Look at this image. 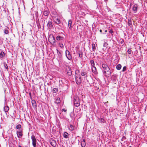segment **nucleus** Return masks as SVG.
<instances>
[{"instance_id":"864d4df0","label":"nucleus","mask_w":147,"mask_h":147,"mask_svg":"<svg viewBox=\"0 0 147 147\" xmlns=\"http://www.w3.org/2000/svg\"><path fill=\"white\" fill-rule=\"evenodd\" d=\"M87 82H88V83H89L90 84V83L89 82V81H88V80H87Z\"/></svg>"},{"instance_id":"7c9ffc66","label":"nucleus","mask_w":147,"mask_h":147,"mask_svg":"<svg viewBox=\"0 0 147 147\" xmlns=\"http://www.w3.org/2000/svg\"><path fill=\"white\" fill-rule=\"evenodd\" d=\"M127 52L129 54H130L131 53V50L130 48H128L127 49Z\"/></svg>"},{"instance_id":"9b49d317","label":"nucleus","mask_w":147,"mask_h":147,"mask_svg":"<svg viewBox=\"0 0 147 147\" xmlns=\"http://www.w3.org/2000/svg\"><path fill=\"white\" fill-rule=\"evenodd\" d=\"M50 144L53 147H55L56 145V142L55 140H52L50 141Z\"/></svg>"},{"instance_id":"f03ea898","label":"nucleus","mask_w":147,"mask_h":147,"mask_svg":"<svg viewBox=\"0 0 147 147\" xmlns=\"http://www.w3.org/2000/svg\"><path fill=\"white\" fill-rule=\"evenodd\" d=\"M48 40L51 44H52L53 45H56L55 38L53 35H50L49 36Z\"/></svg>"},{"instance_id":"423d86ee","label":"nucleus","mask_w":147,"mask_h":147,"mask_svg":"<svg viewBox=\"0 0 147 147\" xmlns=\"http://www.w3.org/2000/svg\"><path fill=\"white\" fill-rule=\"evenodd\" d=\"M76 83L78 84H80L82 82L81 77L80 76H76L75 77Z\"/></svg>"},{"instance_id":"c9c22d12","label":"nucleus","mask_w":147,"mask_h":147,"mask_svg":"<svg viewBox=\"0 0 147 147\" xmlns=\"http://www.w3.org/2000/svg\"><path fill=\"white\" fill-rule=\"evenodd\" d=\"M55 22L57 24H59L61 23L60 20L59 19H57Z\"/></svg>"},{"instance_id":"473e14b6","label":"nucleus","mask_w":147,"mask_h":147,"mask_svg":"<svg viewBox=\"0 0 147 147\" xmlns=\"http://www.w3.org/2000/svg\"><path fill=\"white\" fill-rule=\"evenodd\" d=\"M59 47L62 49H63L64 48V45L63 44L61 43H59Z\"/></svg>"},{"instance_id":"20e7f679","label":"nucleus","mask_w":147,"mask_h":147,"mask_svg":"<svg viewBox=\"0 0 147 147\" xmlns=\"http://www.w3.org/2000/svg\"><path fill=\"white\" fill-rule=\"evenodd\" d=\"M31 139H32V144L33 147H36V140L35 136L34 135H32V136Z\"/></svg>"},{"instance_id":"58836bf2","label":"nucleus","mask_w":147,"mask_h":147,"mask_svg":"<svg viewBox=\"0 0 147 147\" xmlns=\"http://www.w3.org/2000/svg\"><path fill=\"white\" fill-rule=\"evenodd\" d=\"M4 33L5 34H7L9 33V31L6 29H5L4 30Z\"/></svg>"},{"instance_id":"a19ab883","label":"nucleus","mask_w":147,"mask_h":147,"mask_svg":"<svg viewBox=\"0 0 147 147\" xmlns=\"http://www.w3.org/2000/svg\"><path fill=\"white\" fill-rule=\"evenodd\" d=\"M107 45H108L107 43L106 42H105L103 44V46L104 47H106L107 46Z\"/></svg>"},{"instance_id":"393cba45","label":"nucleus","mask_w":147,"mask_h":147,"mask_svg":"<svg viewBox=\"0 0 147 147\" xmlns=\"http://www.w3.org/2000/svg\"><path fill=\"white\" fill-rule=\"evenodd\" d=\"M90 62L92 67L94 66L95 63L94 61L93 60H91Z\"/></svg>"},{"instance_id":"09e8293b","label":"nucleus","mask_w":147,"mask_h":147,"mask_svg":"<svg viewBox=\"0 0 147 147\" xmlns=\"http://www.w3.org/2000/svg\"><path fill=\"white\" fill-rule=\"evenodd\" d=\"M100 32L101 33V32H102V30L101 29H100Z\"/></svg>"},{"instance_id":"de8ad7c7","label":"nucleus","mask_w":147,"mask_h":147,"mask_svg":"<svg viewBox=\"0 0 147 147\" xmlns=\"http://www.w3.org/2000/svg\"><path fill=\"white\" fill-rule=\"evenodd\" d=\"M104 1L106 3H107V0H104Z\"/></svg>"},{"instance_id":"412c9836","label":"nucleus","mask_w":147,"mask_h":147,"mask_svg":"<svg viewBox=\"0 0 147 147\" xmlns=\"http://www.w3.org/2000/svg\"><path fill=\"white\" fill-rule=\"evenodd\" d=\"M69 129L71 131H73L74 129V127L71 125H69L68 126Z\"/></svg>"},{"instance_id":"cd10ccee","label":"nucleus","mask_w":147,"mask_h":147,"mask_svg":"<svg viewBox=\"0 0 147 147\" xmlns=\"http://www.w3.org/2000/svg\"><path fill=\"white\" fill-rule=\"evenodd\" d=\"M68 134L67 132H64L63 134V136L65 138H67Z\"/></svg>"},{"instance_id":"6e6d98bb","label":"nucleus","mask_w":147,"mask_h":147,"mask_svg":"<svg viewBox=\"0 0 147 147\" xmlns=\"http://www.w3.org/2000/svg\"><path fill=\"white\" fill-rule=\"evenodd\" d=\"M129 147H132L131 146H129Z\"/></svg>"},{"instance_id":"ddd939ff","label":"nucleus","mask_w":147,"mask_h":147,"mask_svg":"<svg viewBox=\"0 0 147 147\" xmlns=\"http://www.w3.org/2000/svg\"><path fill=\"white\" fill-rule=\"evenodd\" d=\"M49 14V11L47 9H45L43 13V14L45 16H48Z\"/></svg>"},{"instance_id":"c03bdc74","label":"nucleus","mask_w":147,"mask_h":147,"mask_svg":"<svg viewBox=\"0 0 147 147\" xmlns=\"http://www.w3.org/2000/svg\"><path fill=\"white\" fill-rule=\"evenodd\" d=\"M37 26L38 29L40 28H41V26L40 23H37Z\"/></svg>"},{"instance_id":"ea45409f","label":"nucleus","mask_w":147,"mask_h":147,"mask_svg":"<svg viewBox=\"0 0 147 147\" xmlns=\"http://www.w3.org/2000/svg\"><path fill=\"white\" fill-rule=\"evenodd\" d=\"M120 43L121 44H123L124 42V40H123L122 39H121L119 40Z\"/></svg>"},{"instance_id":"5701e85b","label":"nucleus","mask_w":147,"mask_h":147,"mask_svg":"<svg viewBox=\"0 0 147 147\" xmlns=\"http://www.w3.org/2000/svg\"><path fill=\"white\" fill-rule=\"evenodd\" d=\"M5 53L3 51H1L0 53V58H2L5 56Z\"/></svg>"},{"instance_id":"a18cd8bd","label":"nucleus","mask_w":147,"mask_h":147,"mask_svg":"<svg viewBox=\"0 0 147 147\" xmlns=\"http://www.w3.org/2000/svg\"><path fill=\"white\" fill-rule=\"evenodd\" d=\"M126 139V137L125 136H123L121 138V141H123L125 140Z\"/></svg>"},{"instance_id":"7ed1b4c3","label":"nucleus","mask_w":147,"mask_h":147,"mask_svg":"<svg viewBox=\"0 0 147 147\" xmlns=\"http://www.w3.org/2000/svg\"><path fill=\"white\" fill-rule=\"evenodd\" d=\"M74 103L76 107H78L80 105V102L79 98L76 97L74 98Z\"/></svg>"},{"instance_id":"4c0bfd02","label":"nucleus","mask_w":147,"mask_h":147,"mask_svg":"<svg viewBox=\"0 0 147 147\" xmlns=\"http://www.w3.org/2000/svg\"><path fill=\"white\" fill-rule=\"evenodd\" d=\"M57 53H58V55H59V57L61 58L62 56L61 53L59 51L57 50Z\"/></svg>"},{"instance_id":"6e6552de","label":"nucleus","mask_w":147,"mask_h":147,"mask_svg":"<svg viewBox=\"0 0 147 147\" xmlns=\"http://www.w3.org/2000/svg\"><path fill=\"white\" fill-rule=\"evenodd\" d=\"M98 121L100 123H105L106 122V121L103 118L101 117H98Z\"/></svg>"},{"instance_id":"6ab92c4d","label":"nucleus","mask_w":147,"mask_h":147,"mask_svg":"<svg viewBox=\"0 0 147 147\" xmlns=\"http://www.w3.org/2000/svg\"><path fill=\"white\" fill-rule=\"evenodd\" d=\"M117 78V75L114 74H113V75H112L111 76V79L112 80H116Z\"/></svg>"},{"instance_id":"49530a36","label":"nucleus","mask_w":147,"mask_h":147,"mask_svg":"<svg viewBox=\"0 0 147 147\" xmlns=\"http://www.w3.org/2000/svg\"><path fill=\"white\" fill-rule=\"evenodd\" d=\"M62 111L66 112V110L64 109H62Z\"/></svg>"},{"instance_id":"2f4dec72","label":"nucleus","mask_w":147,"mask_h":147,"mask_svg":"<svg viewBox=\"0 0 147 147\" xmlns=\"http://www.w3.org/2000/svg\"><path fill=\"white\" fill-rule=\"evenodd\" d=\"M21 128V125L20 124H18L16 126V128L17 129H20Z\"/></svg>"},{"instance_id":"a878e982","label":"nucleus","mask_w":147,"mask_h":147,"mask_svg":"<svg viewBox=\"0 0 147 147\" xmlns=\"http://www.w3.org/2000/svg\"><path fill=\"white\" fill-rule=\"evenodd\" d=\"M128 24L130 27H131V26H132V24H131V20L130 19V20L128 19Z\"/></svg>"},{"instance_id":"79ce46f5","label":"nucleus","mask_w":147,"mask_h":147,"mask_svg":"<svg viewBox=\"0 0 147 147\" xmlns=\"http://www.w3.org/2000/svg\"><path fill=\"white\" fill-rule=\"evenodd\" d=\"M127 67L126 66H124L123 69H122V71H126V69Z\"/></svg>"},{"instance_id":"2eb2a0df","label":"nucleus","mask_w":147,"mask_h":147,"mask_svg":"<svg viewBox=\"0 0 147 147\" xmlns=\"http://www.w3.org/2000/svg\"><path fill=\"white\" fill-rule=\"evenodd\" d=\"M32 103L33 107H37L36 102L35 100H32Z\"/></svg>"},{"instance_id":"e433bc0d","label":"nucleus","mask_w":147,"mask_h":147,"mask_svg":"<svg viewBox=\"0 0 147 147\" xmlns=\"http://www.w3.org/2000/svg\"><path fill=\"white\" fill-rule=\"evenodd\" d=\"M4 66L5 68L6 69H8V67L7 65V64L5 63H4Z\"/></svg>"},{"instance_id":"72a5a7b5","label":"nucleus","mask_w":147,"mask_h":147,"mask_svg":"<svg viewBox=\"0 0 147 147\" xmlns=\"http://www.w3.org/2000/svg\"><path fill=\"white\" fill-rule=\"evenodd\" d=\"M78 54L80 57L81 58L82 57V52L80 51Z\"/></svg>"},{"instance_id":"f3484780","label":"nucleus","mask_w":147,"mask_h":147,"mask_svg":"<svg viewBox=\"0 0 147 147\" xmlns=\"http://www.w3.org/2000/svg\"><path fill=\"white\" fill-rule=\"evenodd\" d=\"M4 111L5 112H7L9 109V108L7 106H5L4 108Z\"/></svg>"},{"instance_id":"b1692460","label":"nucleus","mask_w":147,"mask_h":147,"mask_svg":"<svg viewBox=\"0 0 147 147\" xmlns=\"http://www.w3.org/2000/svg\"><path fill=\"white\" fill-rule=\"evenodd\" d=\"M58 91V89L57 88H54L53 89L52 92L54 93H56Z\"/></svg>"},{"instance_id":"4be33fe9","label":"nucleus","mask_w":147,"mask_h":147,"mask_svg":"<svg viewBox=\"0 0 147 147\" xmlns=\"http://www.w3.org/2000/svg\"><path fill=\"white\" fill-rule=\"evenodd\" d=\"M81 75L82 76H84V77H87V74L86 72H81Z\"/></svg>"},{"instance_id":"aec40b11","label":"nucleus","mask_w":147,"mask_h":147,"mask_svg":"<svg viewBox=\"0 0 147 147\" xmlns=\"http://www.w3.org/2000/svg\"><path fill=\"white\" fill-rule=\"evenodd\" d=\"M70 116L72 119H75V114L74 112L73 111L70 114Z\"/></svg>"},{"instance_id":"c85d7f7f","label":"nucleus","mask_w":147,"mask_h":147,"mask_svg":"<svg viewBox=\"0 0 147 147\" xmlns=\"http://www.w3.org/2000/svg\"><path fill=\"white\" fill-rule=\"evenodd\" d=\"M92 50L94 51L96 49L95 45L94 43H93L92 44Z\"/></svg>"},{"instance_id":"f8f14e48","label":"nucleus","mask_w":147,"mask_h":147,"mask_svg":"<svg viewBox=\"0 0 147 147\" xmlns=\"http://www.w3.org/2000/svg\"><path fill=\"white\" fill-rule=\"evenodd\" d=\"M81 144L82 147H85L86 146V142L85 140L82 139L81 140Z\"/></svg>"},{"instance_id":"3c124183","label":"nucleus","mask_w":147,"mask_h":147,"mask_svg":"<svg viewBox=\"0 0 147 147\" xmlns=\"http://www.w3.org/2000/svg\"><path fill=\"white\" fill-rule=\"evenodd\" d=\"M30 97H31V93H30Z\"/></svg>"},{"instance_id":"39448f33","label":"nucleus","mask_w":147,"mask_h":147,"mask_svg":"<svg viewBox=\"0 0 147 147\" xmlns=\"http://www.w3.org/2000/svg\"><path fill=\"white\" fill-rule=\"evenodd\" d=\"M65 55L67 59L69 60H71L72 59V57L69 51L68 50H66L65 51Z\"/></svg>"},{"instance_id":"dca6fc26","label":"nucleus","mask_w":147,"mask_h":147,"mask_svg":"<svg viewBox=\"0 0 147 147\" xmlns=\"http://www.w3.org/2000/svg\"><path fill=\"white\" fill-rule=\"evenodd\" d=\"M72 21L71 20H69L68 21V27L70 29L72 28Z\"/></svg>"},{"instance_id":"a211bd4d","label":"nucleus","mask_w":147,"mask_h":147,"mask_svg":"<svg viewBox=\"0 0 147 147\" xmlns=\"http://www.w3.org/2000/svg\"><path fill=\"white\" fill-rule=\"evenodd\" d=\"M63 39V37L59 35L56 38L57 40L58 41L62 40Z\"/></svg>"},{"instance_id":"1a4fd4ad","label":"nucleus","mask_w":147,"mask_h":147,"mask_svg":"<svg viewBox=\"0 0 147 147\" xmlns=\"http://www.w3.org/2000/svg\"><path fill=\"white\" fill-rule=\"evenodd\" d=\"M92 72L95 75H96L98 74V72L97 71L96 68L95 67H92Z\"/></svg>"},{"instance_id":"8fccbe9b","label":"nucleus","mask_w":147,"mask_h":147,"mask_svg":"<svg viewBox=\"0 0 147 147\" xmlns=\"http://www.w3.org/2000/svg\"><path fill=\"white\" fill-rule=\"evenodd\" d=\"M107 32V30H105V32L106 33Z\"/></svg>"},{"instance_id":"f257e3e1","label":"nucleus","mask_w":147,"mask_h":147,"mask_svg":"<svg viewBox=\"0 0 147 147\" xmlns=\"http://www.w3.org/2000/svg\"><path fill=\"white\" fill-rule=\"evenodd\" d=\"M102 66L103 69V74L107 77H109L111 75L110 69L106 63L102 64Z\"/></svg>"},{"instance_id":"f704fd0d","label":"nucleus","mask_w":147,"mask_h":147,"mask_svg":"<svg viewBox=\"0 0 147 147\" xmlns=\"http://www.w3.org/2000/svg\"><path fill=\"white\" fill-rule=\"evenodd\" d=\"M67 74L69 76H71L72 74L71 70L70 69L67 72Z\"/></svg>"},{"instance_id":"c756f323","label":"nucleus","mask_w":147,"mask_h":147,"mask_svg":"<svg viewBox=\"0 0 147 147\" xmlns=\"http://www.w3.org/2000/svg\"><path fill=\"white\" fill-rule=\"evenodd\" d=\"M55 102L56 103L59 104L60 102V99L59 98H57L55 101Z\"/></svg>"},{"instance_id":"4468645a","label":"nucleus","mask_w":147,"mask_h":147,"mask_svg":"<svg viewBox=\"0 0 147 147\" xmlns=\"http://www.w3.org/2000/svg\"><path fill=\"white\" fill-rule=\"evenodd\" d=\"M47 26L49 29L52 28L53 27V25L52 22H49L47 23Z\"/></svg>"},{"instance_id":"5fc2aeb1","label":"nucleus","mask_w":147,"mask_h":147,"mask_svg":"<svg viewBox=\"0 0 147 147\" xmlns=\"http://www.w3.org/2000/svg\"><path fill=\"white\" fill-rule=\"evenodd\" d=\"M90 79H91V80H92V78H90Z\"/></svg>"},{"instance_id":"37998d69","label":"nucleus","mask_w":147,"mask_h":147,"mask_svg":"<svg viewBox=\"0 0 147 147\" xmlns=\"http://www.w3.org/2000/svg\"><path fill=\"white\" fill-rule=\"evenodd\" d=\"M109 32L110 34H111L112 35H113V32L112 30H109Z\"/></svg>"},{"instance_id":"0eeeda50","label":"nucleus","mask_w":147,"mask_h":147,"mask_svg":"<svg viewBox=\"0 0 147 147\" xmlns=\"http://www.w3.org/2000/svg\"><path fill=\"white\" fill-rule=\"evenodd\" d=\"M22 133V131L21 129H20L19 131H17L16 134L18 138H20L23 136V134Z\"/></svg>"},{"instance_id":"bb28decb","label":"nucleus","mask_w":147,"mask_h":147,"mask_svg":"<svg viewBox=\"0 0 147 147\" xmlns=\"http://www.w3.org/2000/svg\"><path fill=\"white\" fill-rule=\"evenodd\" d=\"M121 64H119L116 66V69L118 70H119L121 69Z\"/></svg>"},{"instance_id":"603ef678","label":"nucleus","mask_w":147,"mask_h":147,"mask_svg":"<svg viewBox=\"0 0 147 147\" xmlns=\"http://www.w3.org/2000/svg\"><path fill=\"white\" fill-rule=\"evenodd\" d=\"M18 147H22L21 146L19 145L18 146Z\"/></svg>"},{"instance_id":"9d476101","label":"nucleus","mask_w":147,"mask_h":147,"mask_svg":"<svg viewBox=\"0 0 147 147\" xmlns=\"http://www.w3.org/2000/svg\"><path fill=\"white\" fill-rule=\"evenodd\" d=\"M138 5L137 4H134L132 10L135 13L137 12V11Z\"/></svg>"}]
</instances>
